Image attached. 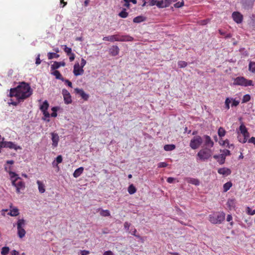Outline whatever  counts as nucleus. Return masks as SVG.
I'll return each instance as SVG.
<instances>
[{
	"label": "nucleus",
	"mask_w": 255,
	"mask_h": 255,
	"mask_svg": "<svg viewBox=\"0 0 255 255\" xmlns=\"http://www.w3.org/2000/svg\"><path fill=\"white\" fill-rule=\"evenodd\" d=\"M66 65L65 62L64 61L62 62H54L53 64L51 65V71H54L60 68L61 66H65Z\"/></svg>",
	"instance_id": "nucleus-17"
},
{
	"label": "nucleus",
	"mask_w": 255,
	"mask_h": 255,
	"mask_svg": "<svg viewBox=\"0 0 255 255\" xmlns=\"http://www.w3.org/2000/svg\"><path fill=\"white\" fill-rule=\"evenodd\" d=\"M103 255H114V254L112 251H107L104 253Z\"/></svg>",
	"instance_id": "nucleus-61"
},
{
	"label": "nucleus",
	"mask_w": 255,
	"mask_h": 255,
	"mask_svg": "<svg viewBox=\"0 0 255 255\" xmlns=\"http://www.w3.org/2000/svg\"><path fill=\"white\" fill-rule=\"evenodd\" d=\"M62 94L63 96L64 101L66 104H71L72 102L70 93L65 89L62 91Z\"/></svg>",
	"instance_id": "nucleus-9"
},
{
	"label": "nucleus",
	"mask_w": 255,
	"mask_h": 255,
	"mask_svg": "<svg viewBox=\"0 0 255 255\" xmlns=\"http://www.w3.org/2000/svg\"><path fill=\"white\" fill-rule=\"evenodd\" d=\"M136 230L134 228L131 229L129 231V233L133 236H136Z\"/></svg>",
	"instance_id": "nucleus-63"
},
{
	"label": "nucleus",
	"mask_w": 255,
	"mask_h": 255,
	"mask_svg": "<svg viewBox=\"0 0 255 255\" xmlns=\"http://www.w3.org/2000/svg\"><path fill=\"white\" fill-rule=\"evenodd\" d=\"M209 218L210 222L212 224H220L225 220V214L223 212L215 213L210 215Z\"/></svg>",
	"instance_id": "nucleus-5"
},
{
	"label": "nucleus",
	"mask_w": 255,
	"mask_h": 255,
	"mask_svg": "<svg viewBox=\"0 0 255 255\" xmlns=\"http://www.w3.org/2000/svg\"><path fill=\"white\" fill-rule=\"evenodd\" d=\"M3 147L9 148L10 149H14L15 150L21 149L20 146L17 145L14 142L11 141H4Z\"/></svg>",
	"instance_id": "nucleus-13"
},
{
	"label": "nucleus",
	"mask_w": 255,
	"mask_h": 255,
	"mask_svg": "<svg viewBox=\"0 0 255 255\" xmlns=\"http://www.w3.org/2000/svg\"><path fill=\"white\" fill-rule=\"evenodd\" d=\"M48 107L49 104L48 102L45 100L43 102L42 104L40 105V110L41 111V112L46 111H47Z\"/></svg>",
	"instance_id": "nucleus-26"
},
{
	"label": "nucleus",
	"mask_w": 255,
	"mask_h": 255,
	"mask_svg": "<svg viewBox=\"0 0 255 255\" xmlns=\"http://www.w3.org/2000/svg\"><path fill=\"white\" fill-rule=\"evenodd\" d=\"M221 152H222L221 154L223 155L225 158L226 156H229L231 154L230 151L226 149L221 150Z\"/></svg>",
	"instance_id": "nucleus-43"
},
{
	"label": "nucleus",
	"mask_w": 255,
	"mask_h": 255,
	"mask_svg": "<svg viewBox=\"0 0 255 255\" xmlns=\"http://www.w3.org/2000/svg\"><path fill=\"white\" fill-rule=\"evenodd\" d=\"M75 92L79 94L82 98L85 101L88 100L89 97V95L86 94L82 89L76 88L75 89Z\"/></svg>",
	"instance_id": "nucleus-15"
},
{
	"label": "nucleus",
	"mask_w": 255,
	"mask_h": 255,
	"mask_svg": "<svg viewBox=\"0 0 255 255\" xmlns=\"http://www.w3.org/2000/svg\"><path fill=\"white\" fill-rule=\"evenodd\" d=\"M51 140L52 141V145L53 148L56 147L58 146V142L59 141V136L57 133L51 132Z\"/></svg>",
	"instance_id": "nucleus-12"
},
{
	"label": "nucleus",
	"mask_w": 255,
	"mask_h": 255,
	"mask_svg": "<svg viewBox=\"0 0 255 255\" xmlns=\"http://www.w3.org/2000/svg\"><path fill=\"white\" fill-rule=\"evenodd\" d=\"M174 180H175V178H174L173 177H168L167 179V182L169 183H172L173 182Z\"/></svg>",
	"instance_id": "nucleus-62"
},
{
	"label": "nucleus",
	"mask_w": 255,
	"mask_h": 255,
	"mask_svg": "<svg viewBox=\"0 0 255 255\" xmlns=\"http://www.w3.org/2000/svg\"><path fill=\"white\" fill-rule=\"evenodd\" d=\"M128 190L129 194L132 195L136 192V189L133 184H131L128 186Z\"/></svg>",
	"instance_id": "nucleus-36"
},
{
	"label": "nucleus",
	"mask_w": 255,
	"mask_h": 255,
	"mask_svg": "<svg viewBox=\"0 0 255 255\" xmlns=\"http://www.w3.org/2000/svg\"><path fill=\"white\" fill-rule=\"evenodd\" d=\"M17 235L19 238H23L26 234V232L24 228H17Z\"/></svg>",
	"instance_id": "nucleus-30"
},
{
	"label": "nucleus",
	"mask_w": 255,
	"mask_h": 255,
	"mask_svg": "<svg viewBox=\"0 0 255 255\" xmlns=\"http://www.w3.org/2000/svg\"><path fill=\"white\" fill-rule=\"evenodd\" d=\"M48 58L49 59H52L53 58H58L59 57V55L53 52H49L47 54Z\"/></svg>",
	"instance_id": "nucleus-38"
},
{
	"label": "nucleus",
	"mask_w": 255,
	"mask_h": 255,
	"mask_svg": "<svg viewBox=\"0 0 255 255\" xmlns=\"http://www.w3.org/2000/svg\"><path fill=\"white\" fill-rule=\"evenodd\" d=\"M213 151L208 147H205L199 151L197 154V160L205 161L209 159L212 155Z\"/></svg>",
	"instance_id": "nucleus-3"
},
{
	"label": "nucleus",
	"mask_w": 255,
	"mask_h": 255,
	"mask_svg": "<svg viewBox=\"0 0 255 255\" xmlns=\"http://www.w3.org/2000/svg\"><path fill=\"white\" fill-rule=\"evenodd\" d=\"M178 66L180 68H184L187 66V63L184 61H179L178 62Z\"/></svg>",
	"instance_id": "nucleus-46"
},
{
	"label": "nucleus",
	"mask_w": 255,
	"mask_h": 255,
	"mask_svg": "<svg viewBox=\"0 0 255 255\" xmlns=\"http://www.w3.org/2000/svg\"><path fill=\"white\" fill-rule=\"evenodd\" d=\"M73 74L75 76L82 75L84 74V69L80 66L78 62L76 63L74 66Z\"/></svg>",
	"instance_id": "nucleus-11"
},
{
	"label": "nucleus",
	"mask_w": 255,
	"mask_h": 255,
	"mask_svg": "<svg viewBox=\"0 0 255 255\" xmlns=\"http://www.w3.org/2000/svg\"><path fill=\"white\" fill-rule=\"evenodd\" d=\"M69 56V60H70V62L73 61L74 60V59H75V54L72 52Z\"/></svg>",
	"instance_id": "nucleus-57"
},
{
	"label": "nucleus",
	"mask_w": 255,
	"mask_h": 255,
	"mask_svg": "<svg viewBox=\"0 0 255 255\" xmlns=\"http://www.w3.org/2000/svg\"><path fill=\"white\" fill-rule=\"evenodd\" d=\"M233 85L243 87L254 86V82L251 80H248L243 76H238L233 79Z\"/></svg>",
	"instance_id": "nucleus-4"
},
{
	"label": "nucleus",
	"mask_w": 255,
	"mask_h": 255,
	"mask_svg": "<svg viewBox=\"0 0 255 255\" xmlns=\"http://www.w3.org/2000/svg\"><path fill=\"white\" fill-rule=\"evenodd\" d=\"M103 40L104 41H108L110 42L132 41L133 40V38L128 35H121L119 34H115L104 37Z\"/></svg>",
	"instance_id": "nucleus-2"
},
{
	"label": "nucleus",
	"mask_w": 255,
	"mask_h": 255,
	"mask_svg": "<svg viewBox=\"0 0 255 255\" xmlns=\"http://www.w3.org/2000/svg\"><path fill=\"white\" fill-rule=\"evenodd\" d=\"M239 130L243 135L248 133L247 128L243 123L240 125Z\"/></svg>",
	"instance_id": "nucleus-35"
},
{
	"label": "nucleus",
	"mask_w": 255,
	"mask_h": 255,
	"mask_svg": "<svg viewBox=\"0 0 255 255\" xmlns=\"http://www.w3.org/2000/svg\"><path fill=\"white\" fill-rule=\"evenodd\" d=\"M232 186V183L231 181L225 183L223 185V191L226 192L228 191Z\"/></svg>",
	"instance_id": "nucleus-33"
},
{
	"label": "nucleus",
	"mask_w": 255,
	"mask_h": 255,
	"mask_svg": "<svg viewBox=\"0 0 255 255\" xmlns=\"http://www.w3.org/2000/svg\"><path fill=\"white\" fill-rule=\"evenodd\" d=\"M25 225V222L23 219H18L17 222V228H24Z\"/></svg>",
	"instance_id": "nucleus-31"
},
{
	"label": "nucleus",
	"mask_w": 255,
	"mask_h": 255,
	"mask_svg": "<svg viewBox=\"0 0 255 255\" xmlns=\"http://www.w3.org/2000/svg\"><path fill=\"white\" fill-rule=\"evenodd\" d=\"M238 138H239V141L240 142H242L243 143H245L247 142V139L246 138H244V136H243V139H242L240 136H238Z\"/></svg>",
	"instance_id": "nucleus-59"
},
{
	"label": "nucleus",
	"mask_w": 255,
	"mask_h": 255,
	"mask_svg": "<svg viewBox=\"0 0 255 255\" xmlns=\"http://www.w3.org/2000/svg\"><path fill=\"white\" fill-rule=\"evenodd\" d=\"M187 181L189 183L196 186L199 185L200 183L199 181L197 179L194 178H188L187 179Z\"/></svg>",
	"instance_id": "nucleus-28"
},
{
	"label": "nucleus",
	"mask_w": 255,
	"mask_h": 255,
	"mask_svg": "<svg viewBox=\"0 0 255 255\" xmlns=\"http://www.w3.org/2000/svg\"><path fill=\"white\" fill-rule=\"evenodd\" d=\"M36 183L38 185V188L39 192L40 193H44L45 191L44 184L42 183V182H41L40 180H37Z\"/></svg>",
	"instance_id": "nucleus-22"
},
{
	"label": "nucleus",
	"mask_w": 255,
	"mask_h": 255,
	"mask_svg": "<svg viewBox=\"0 0 255 255\" xmlns=\"http://www.w3.org/2000/svg\"><path fill=\"white\" fill-rule=\"evenodd\" d=\"M11 255H19V252L13 250L11 252Z\"/></svg>",
	"instance_id": "nucleus-64"
},
{
	"label": "nucleus",
	"mask_w": 255,
	"mask_h": 255,
	"mask_svg": "<svg viewBox=\"0 0 255 255\" xmlns=\"http://www.w3.org/2000/svg\"><path fill=\"white\" fill-rule=\"evenodd\" d=\"M231 100L230 98H227L225 100V108L226 109L229 110L230 109V104L231 103Z\"/></svg>",
	"instance_id": "nucleus-50"
},
{
	"label": "nucleus",
	"mask_w": 255,
	"mask_h": 255,
	"mask_svg": "<svg viewBox=\"0 0 255 255\" xmlns=\"http://www.w3.org/2000/svg\"><path fill=\"white\" fill-rule=\"evenodd\" d=\"M148 3L150 6L156 5L157 0H148Z\"/></svg>",
	"instance_id": "nucleus-54"
},
{
	"label": "nucleus",
	"mask_w": 255,
	"mask_h": 255,
	"mask_svg": "<svg viewBox=\"0 0 255 255\" xmlns=\"http://www.w3.org/2000/svg\"><path fill=\"white\" fill-rule=\"evenodd\" d=\"M10 211L8 213V215L12 217H15L19 215V210L17 207H12V205H10Z\"/></svg>",
	"instance_id": "nucleus-18"
},
{
	"label": "nucleus",
	"mask_w": 255,
	"mask_h": 255,
	"mask_svg": "<svg viewBox=\"0 0 255 255\" xmlns=\"http://www.w3.org/2000/svg\"><path fill=\"white\" fill-rule=\"evenodd\" d=\"M32 92L33 90L29 84L24 82H21L16 87L10 89L8 96L11 99L8 104L16 106L29 97Z\"/></svg>",
	"instance_id": "nucleus-1"
},
{
	"label": "nucleus",
	"mask_w": 255,
	"mask_h": 255,
	"mask_svg": "<svg viewBox=\"0 0 255 255\" xmlns=\"http://www.w3.org/2000/svg\"><path fill=\"white\" fill-rule=\"evenodd\" d=\"M58 109V108L57 107H54L52 108V113L50 115V116L52 117H56L57 116V112Z\"/></svg>",
	"instance_id": "nucleus-45"
},
{
	"label": "nucleus",
	"mask_w": 255,
	"mask_h": 255,
	"mask_svg": "<svg viewBox=\"0 0 255 255\" xmlns=\"http://www.w3.org/2000/svg\"><path fill=\"white\" fill-rule=\"evenodd\" d=\"M227 205L230 210H232L235 207L236 200L235 199H229L227 202Z\"/></svg>",
	"instance_id": "nucleus-21"
},
{
	"label": "nucleus",
	"mask_w": 255,
	"mask_h": 255,
	"mask_svg": "<svg viewBox=\"0 0 255 255\" xmlns=\"http://www.w3.org/2000/svg\"><path fill=\"white\" fill-rule=\"evenodd\" d=\"M239 101H237L236 100H233L232 104V107H236L239 104Z\"/></svg>",
	"instance_id": "nucleus-58"
},
{
	"label": "nucleus",
	"mask_w": 255,
	"mask_h": 255,
	"mask_svg": "<svg viewBox=\"0 0 255 255\" xmlns=\"http://www.w3.org/2000/svg\"><path fill=\"white\" fill-rule=\"evenodd\" d=\"M247 213L249 215H254L255 214V210H252L250 207H248Z\"/></svg>",
	"instance_id": "nucleus-53"
},
{
	"label": "nucleus",
	"mask_w": 255,
	"mask_h": 255,
	"mask_svg": "<svg viewBox=\"0 0 255 255\" xmlns=\"http://www.w3.org/2000/svg\"><path fill=\"white\" fill-rule=\"evenodd\" d=\"M62 156L61 155L57 156L55 159V161H54L52 162L53 166L58 167V164L61 163L62 162Z\"/></svg>",
	"instance_id": "nucleus-27"
},
{
	"label": "nucleus",
	"mask_w": 255,
	"mask_h": 255,
	"mask_svg": "<svg viewBox=\"0 0 255 255\" xmlns=\"http://www.w3.org/2000/svg\"><path fill=\"white\" fill-rule=\"evenodd\" d=\"M218 172L221 175L227 176L230 175L232 172L230 169L226 167H223L219 168Z\"/></svg>",
	"instance_id": "nucleus-16"
},
{
	"label": "nucleus",
	"mask_w": 255,
	"mask_h": 255,
	"mask_svg": "<svg viewBox=\"0 0 255 255\" xmlns=\"http://www.w3.org/2000/svg\"><path fill=\"white\" fill-rule=\"evenodd\" d=\"M99 211H100V214L102 216L109 217L110 216V212L108 210L99 209Z\"/></svg>",
	"instance_id": "nucleus-32"
},
{
	"label": "nucleus",
	"mask_w": 255,
	"mask_h": 255,
	"mask_svg": "<svg viewBox=\"0 0 255 255\" xmlns=\"http://www.w3.org/2000/svg\"><path fill=\"white\" fill-rule=\"evenodd\" d=\"M251 100V96L249 94H246L243 96L242 100V103H247Z\"/></svg>",
	"instance_id": "nucleus-42"
},
{
	"label": "nucleus",
	"mask_w": 255,
	"mask_h": 255,
	"mask_svg": "<svg viewBox=\"0 0 255 255\" xmlns=\"http://www.w3.org/2000/svg\"><path fill=\"white\" fill-rule=\"evenodd\" d=\"M11 183L12 186L16 188V192L17 193H20V190H23L25 188V183L19 177H17L14 180H12Z\"/></svg>",
	"instance_id": "nucleus-7"
},
{
	"label": "nucleus",
	"mask_w": 255,
	"mask_h": 255,
	"mask_svg": "<svg viewBox=\"0 0 255 255\" xmlns=\"http://www.w3.org/2000/svg\"><path fill=\"white\" fill-rule=\"evenodd\" d=\"M202 138L204 140V144L206 146V147L209 148L213 146L214 142L209 135H205Z\"/></svg>",
	"instance_id": "nucleus-14"
},
{
	"label": "nucleus",
	"mask_w": 255,
	"mask_h": 255,
	"mask_svg": "<svg viewBox=\"0 0 255 255\" xmlns=\"http://www.w3.org/2000/svg\"><path fill=\"white\" fill-rule=\"evenodd\" d=\"M43 113V114L44 115V117L42 118V119L44 121H45L47 122H49L50 121L49 117L50 116V115L49 113L47 112V111L42 112Z\"/></svg>",
	"instance_id": "nucleus-37"
},
{
	"label": "nucleus",
	"mask_w": 255,
	"mask_h": 255,
	"mask_svg": "<svg viewBox=\"0 0 255 255\" xmlns=\"http://www.w3.org/2000/svg\"><path fill=\"white\" fill-rule=\"evenodd\" d=\"M119 16L122 18H126L128 16V13L126 11V9L124 8L119 13Z\"/></svg>",
	"instance_id": "nucleus-40"
},
{
	"label": "nucleus",
	"mask_w": 255,
	"mask_h": 255,
	"mask_svg": "<svg viewBox=\"0 0 255 255\" xmlns=\"http://www.w3.org/2000/svg\"><path fill=\"white\" fill-rule=\"evenodd\" d=\"M86 63V61L84 59L82 58L80 66L83 69V67L85 66Z\"/></svg>",
	"instance_id": "nucleus-56"
},
{
	"label": "nucleus",
	"mask_w": 255,
	"mask_h": 255,
	"mask_svg": "<svg viewBox=\"0 0 255 255\" xmlns=\"http://www.w3.org/2000/svg\"><path fill=\"white\" fill-rule=\"evenodd\" d=\"M232 17L237 23H241L243 20V15L239 11H234L232 13Z\"/></svg>",
	"instance_id": "nucleus-10"
},
{
	"label": "nucleus",
	"mask_w": 255,
	"mask_h": 255,
	"mask_svg": "<svg viewBox=\"0 0 255 255\" xmlns=\"http://www.w3.org/2000/svg\"><path fill=\"white\" fill-rule=\"evenodd\" d=\"M64 51L66 53L67 55H70V54L72 53V49L67 47L66 45H64Z\"/></svg>",
	"instance_id": "nucleus-47"
},
{
	"label": "nucleus",
	"mask_w": 255,
	"mask_h": 255,
	"mask_svg": "<svg viewBox=\"0 0 255 255\" xmlns=\"http://www.w3.org/2000/svg\"><path fill=\"white\" fill-rule=\"evenodd\" d=\"M40 54H38L36 58L35 64L37 65H38L41 63V60L40 59Z\"/></svg>",
	"instance_id": "nucleus-55"
},
{
	"label": "nucleus",
	"mask_w": 255,
	"mask_h": 255,
	"mask_svg": "<svg viewBox=\"0 0 255 255\" xmlns=\"http://www.w3.org/2000/svg\"><path fill=\"white\" fill-rule=\"evenodd\" d=\"M249 70L252 73L255 72V62H250L249 65Z\"/></svg>",
	"instance_id": "nucleus-39"
},
{
	"label": "nucleus",
	"mask_w": 255,
	"mask_h": 255,
	"mask_svg": "<svg viewBox=\"0 0 255 255\" xmlns=\"http://www.w3.org/2000/svg\"><path fill=\"white\" fill-rule=\"evenodd\" d=\"M213 158L217 160V162L220 164H224L225 162V158L220 154H216L213 156Z\"/></svg>",
	"instance_id": "nucleus-20"
},
{
	"label": "nucleus",
	"mask_w": 255,
	"mask_h": 255,
	"mask_svg": "<svg viewBox=\"0 0 255 255\" xmlns=\"http://www.w3.org/2000/svg\"><path fill=\"white\" fill-rule=\"evenodd\" d=\"M255 0H241L240 3L243 8L249 10L253 8Z\"/></svg>",
	"instance_id": "nucleus-8"
},
{
	"label": "nucleus",
	"mask_w": 255,
	"mask_h": 255,
	"mask_svg": "<svg viewBox=\"0 0 255 255\" xmlns=\"http://www.w3.org/2000/svg\"><path fill=\"white\" fill-rule=\"evenodd\" d=\"M119 51L120 49L119 47L117 45L113 46L109 49L110 54L113 56L118 55L119 53Z\"/></svg>",
	"instance_id": "nucleus-19"
},
{
	"label": "nucleus",
	"mask_w": 255,
	"mask_h": 255,
	"mask_svg": "<svg viewBox=\"0 0 255 255\" xmlns=\"http://www.w3.org/2000/svg\"><path fill=\"white\" fill-rule=\"evenodd\" d=\"M9 251V248L8 247H4L2 248L1 254L2 255H6Z\"/></svg>",
	"instance_id": "nucleus-44"
},
{
	"label": "nucleus",
	"mask_w": 255,
	"mask_h": 255,
	"mask_svg": "<svg viewBox=\"0 0 255 255\" xmlns=\"http://www.w3.org/2000/svg\"><path fill=\"white\" fill-rule=\"evenodd\" d=\"M226 143L227 144V146L228 147H229V148H231L232 147H234V145L233 144H229V141L228 140H225L224 141V144L226 145Z\"/></svg>",
	"instance_id": "nucleus-60"
},
{
	"label": "nucleus",
	"mask_w": 255,
	"mask_h": 255,
	"mask_svg": "<svg viewBox=\"0 0 255 255\" xmlns=\"http://www.w3.org/2000/svg\"><path fill=\"white\" fill-rule=\"evenodd\" d=\"M176 146L174 144H166L164 146V149L165 151H171L175 148Z\"/></svg>",
	"instance_id": "nucleus-34"
},
{
	"label": "nucleus",
	"mask_w": 255,
	"mask_h": 255,
	"mask_svg": "<svg viewBox=\"0 0 255 255\" xmlns=\"http://www.w3.org/2000/svg\"><path fill=\"white\" fill-rule=\"evenodd\" d=\"M167 2V1H165V0H159V1L157 0L156 6L159 8L166 7H167V5L166 4Z\"/></svg>",
	"instance_id": "nucleus-29"
},
{
	"label": "nucleus",
	"mask_w": 255,
	"mask_h": 255,
	"mask_svg": "<svg viewBox=\"0 0 255 255\" xmlns=\"http://www.w3.org/2000/svg\"><path fill=\"white\" fill-rule=\"evenodd\" d=\"M51 74L54 76L56 79L60 80L61 81L63 80L64 78L62 77V75L59 71L54 70L52 72H51Z\"/></svg>",
	"instance_id": "nucleus-24"
},
{
	"label": "nucleus",
	"mask_w": 255,
	"mask_h": 255,
	"mask_svg": "<svg viewBox=\"0 0 255 255\" xmlns=\"http://www.w3.org/2000/svg\"><path fill=\"white\" fill-rule=\"evenodd\" d=\"M9 174L10 175L11 181L12 180H14L17 177H19L17 174L12 171H9Z\"/></svg>",
	"instance_id": "nucleus-49"
},
{
	"label": "nucleus",
	"mask_w": 255,
	"mask_h": 255,
	"mask_svg": "<svg viewBox=\"0 0 255 255\" xmlns=\"http://www.w3.org/2000/svg\"><path fill=\"white\" fill-rule=\"evenodd\" d=\"M145 17L142 15H139L134 17L133 19V22L134 23H138L145 21Z\"/></svg>",
	"instance_id": "nucleus-25"
},
{
	"label": "nucleus",
	"mask_w": 255,
	"mask_h": 255,
	"mask_svg": "<svg viewBox=\"0 0 255 255\" xmlns=\"http://www.w3.org/2000/svg\"><path fill=\"white\" fill-rule=\"evenodd\" d=\"M184 4V2L183 0H182L181 1H179L175 3L174 5V7L176 8H180L183 6Z\"/></svg>",
	"instance_id": "nucleus-48"
},
{
	"label": "nucleus",
	"mask_w": 255,
	"mask_h": 255,
	"mask_svg": "<svg viewBox=\"0 0 255 255\" xmlns=\"http://www.w3.org/2000/svg\"><path fill=\"white\" fill-rule=\"evenodd\" d=\"M62 81L64 82L65 84L67 85L69 87H71V88L72 87V83L69 80L64 78L63 80H62Z\"/></svg>",
	"instance_id": "nucleus-51"
},
{
	"label": "nucleus",
	"mask_w": 255,
	"mask_h": 255,
	"mask_svg": "<svg viewBox=\"0 0 255 255\" xmlns=\"http://www.w3.org/2000/svg\"><path fill=\"white\" fill-rule=\"evenodd\" d=\"M218 133L219 136L220 137H222L225 136V133H226V131L223 128L220 127L218 129Z\"/></svg>",
	"instance_id": "nucleus-41"
},
{
	"label": "nucleus",
	"mask_w": 255,
	"mask_h": 255,
	"mask_svg": "<svg viewBox=\"0 0 255 255\" xmlns=\"http://www.w3.org/2000/svg\"><path fill=\"white\" fill-rule=\"evenodd\" d=\"M84 171V167H80L76 169L73 173V176L75 178H77L79 177Z\"/></svg>",
	"instance_id": "nucleus-23"
},
{
	"label": "nucleus",
	"mask_w": 255,
	"mask_h": 255,
	"mask_svg": "<svg viewBox=\"0 0 255 255\" xmlns=\"http://www.w3.org/2000/svg\"><path fill=\"white\" fill-rule=\"evenodd\" d=\"M203 141V139L199 135L194 136L190 140L189 146L192 149H197Z\"/></svg>",
	"instance_id": "nucleus-6"
},
{
	"label": "nucleus",
	"mask_w": 255,
	"mask_h": 255,
	"mask_svg": "<svg viewBox=\"0 0 255 255\" xmlns=\"http://www.w3.org/2000/svg\"><path fill=\"white\" fill-rule=\"evenodd\" d=\"M168 165V164L165 162H159L158 164V168H162V167H167Z\"/></svg>",
	"instance_id": "nucleus-52"
}]
</instances>
